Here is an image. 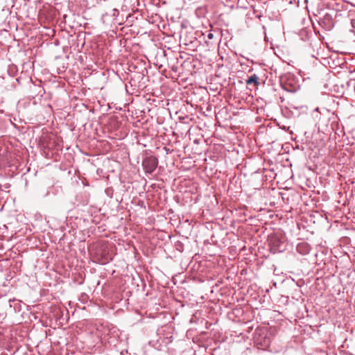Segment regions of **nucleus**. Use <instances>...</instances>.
Listing matches in <instances>:
<instances>
[{
  "mask_svg": "<svg viewBox=\"0 0 355 355\" xmlns=\"http://www.w3.org/2000/svg\"><path fill=\"white\" fill-rule=\"evenodd\" d=\"M158 160L155 157L149 156L144 159L142 166L147 173H152L157 167Z\"/></svg>",
  "mask_w": 355,
  "mask_h": 355,
  "instance_id": "obj_1",
  "label": "nucleus"
},
{
  "mask_svg": "<svg viewBox=\"0 0 355 355\" xmlns=\"http://www.w3.org/2000/svg\"><path fill=\"white\" fill-rule=\"evenodd\" d=\"M98 261L101 264H106L112 260V255L108 252L105 247H102L98 251Z\"/></svg>",
  "mask_w": 355,
  "mask_h": 355,
  "instance_id": "obj_2",
  "label": "nucleus"
},
{
  "mask_svg": "<svg viewBox=\"0 0 355 355\" xmlns=\"http://www.w3.org/2000/svg\"><path fill=\"white\" fill-rule=\"evenodd\" d=\"M247 85H251L254 83L255 85H258L259 84V78L256 74L252 75L250 77L246 80Z\"/></svg>",
  "mask_w": 355,
  "mask_h": 355,
  "instance_id": "obj_3",
  "label": "nucleus"
},
{
  "mask_svg": "<svg viewBox=\"0 0 355 355\" xmlns=\"http://www.w3.org/2000/svg\"><path fill=\"white\" fill-rule=\"evenodd\" d=\"M256 342L257 345H261L263 347H267L270 345V339L267 338H264L263 343L261 341L259 342L258 338L257 339Z\"/></svg>",
  "mask_w": 355,
  "mask_h": 355,
  "instance_id": "obj_4",
  "label": "nucleus"
},
{
  "mask_svg": "<svg viewBox=\"0 0 355 355\" xmlns=\"http://www.w3.org/2000/svg\"><path fill=\"white\" fill-rule=\"evenodd\" d=\"M119 14V10L116 8H114L112 10V16L113 17H117Z\"/></svg>",
  "mask_w": 355,
  "mask_h": 355,
  "instance_id": "obj_5",
  "label": "nucleus"
},
{
  "mask_svg": "<svg viewBox=\"0 0 355 355\" xmlns=\"http://www.w3.org/2000/svg\"><path fill=\"white\" fill-rule=\"evenodd\" d=\"M305 247V244H300V245H298L297 247V251L300 252V253H302L301 252V249L302 248Z\"/></svg>",
  "mask_w": 355,
  "mask_h": 355,
  "instance_id": "obj_6",
  "label": "nucleus"
},
{
  "mask_svg": "<svg viewBox=\"0 0 355 355\" xmlns=\"http://www.w3.org/2000/svg\"><path fill=\"white\" fill-rule=\"evenodd\" d=\"M207 37H208L209 40L213 39V37H214V34H213V33H209L207 35Z\"/></svg>",
  "mask_w": 355,
  "mask_h": 355,
  "instance_id": "obj_7",
  "label": "nucleus"
},
{
  "mask_svg": "<svg viewBox=\"0 0 355 355\" xmlns=\"http://www.w3.org/2000/svg\"><path fill=\"white\" fill-rule=\"evenodd\" d=\"M354 19H351V24H352V28H354Z\"/></svg>",
  "mask_w": 355,
  "mask_h": 355,
  "instance_id": "obj_8",
  "label": "nucleus"
},
{
  "mask_svg": "<svg viewBox=\"0 0 355 355\" xmlns=\"http://www.w3.org/2000/svg\"><path fill=\"white\" fill-rule=\"evenodd\" d=\"M352 80H350L349 82H348V83H347V85H348V87H349V86L352 85Z\"/></svg>",
  "mask_w": 355,
  "mask_h": 355,
  "instance_id": "obj_9",
  "label": "nucleus"
}]
</instances>
